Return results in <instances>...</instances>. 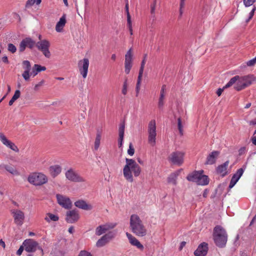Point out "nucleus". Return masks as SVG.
<instances>
[{
	"mask_svg": "<svg viewBox=\"0 0 256 256\" xmlns=\"http://www.w3.org/2000/svg\"><path fill=\"white\" fill-rule=\"evenodd\" d=\"M184 1L185 0H180V6L181 8H182L184 6Z\"/></svg>",
	"mask_w": 256,
	"mask_h": 256,
	"instance_id": "680f3d73",
	"label": "nucleus"
},
{
	"mask_svg": "<svg viewBox=\"0 0 256 256\" xmlns=\"http://www.w3.org/2000/svg\"><path fill=\"white\" fill-rule=\"evenodd\" d=\"M116 225V223H106V224L99 226L96 229V234L100 236L106 233L108 230L114 228Z\"/></svg>",
	"mask_w": 256,
	"mask_h": 256,
	"instance_id": "4468645a",
	"label": "nucleus"
},
{
	"mask_svg": "<svg viewBox=\"0 0 256 256\" xmlns=\"http://www.w3.org/2000/svg\"><path fill=\"white\" fill-rule=\"evenodd\" d=\"M142 76L138 75L136 86V96H138V94L139 93V91L140 90V85L142 81Z\"/></svg>",
	"mask_w": 256,
	"mask_h": 256,
	"instance_id": "a19ab883",
	"label": "nucleus"
},
{
	"mask_svg": "<svg viewBox=\"0 0 256 256\" xmlns=\"http://www.w3.org/2000/svg\"><path fill=\"white\" fill-rule=\"evenodd\" d=\"M16 100H14L13 98H11V100H10L9 102H8V104L10 106H12V104H14V102L16 101Z\"/></svg>",
	"mask_w": 256,
	"mask_h": 256,
	"instance_id": "69168bd1",
	"label": "nucleus"
},
{
	"mask_svg": "<svg viewBox=\"0 0 256 256\" xmlns=\"http://www.w3.org/2000/svg\"><path fill=\"white\" fill-rule=\"evenodd\" d=\"M252 142L256 146V136H254L252 139Z\"/></svg>",
	"mask_w": 256,
	"mask_h": 256,
	"instance_id": "774afa93",
	"label": "nucleus"
},
{
	"mask_svg": "<svg viewBox=\"0 0 256 256\" xmlns=\"http://www.w3.org/2000/svg\"><path fill=\"white\" fill-rule=\"evenodd\" d=\"M132 48H130L125 54L124 72L127 74L130 72L132 66Z\"/></svg>",
	"mask_w": 256,
	"mask_h": 256,
	"instance_id": "f8f14e48",
	"label": "nucleus"
},
{
	"mask_svg": "<svg viewBox=\"0 0 256 256\" xmlns=\"http://www.w3.org/2000/svg\"><path fill=\"white\" fill-rule=\"evenodd\" d=\"M0 140L6 146L15 152H18V146L10 140H8L4 134L0 132Z\"/></svg>",
	"mask_w": 256,
	"mask_h": 256,
	"instance_id": "a211bd4d",
	"label": "nucleus"
},
{
	"mask_svg": "<svg viewBox=\"0 0 256 256\" xmlns=\"http://www.w3.org/2000/svg\"><path fill=\"white\" fill-rule=\"evenodd\" d=\"M178 129L179 130V132L180 134V135L183 134V130H182V124L181 119L180 118H179L178 119Z\"/></svg>",
	"mask_w": 256,
	"mask_h": 256,
	"instance_id": "79ce46f5",
	"label": "nucleus"
},
{
	"mask_svg": "<svg viewBox=\"0 0 256 256\" xmlns=\"http://www.w3.org/2000/svg\"><path fill=\"white\" fill-rule=\"evenodd\" d=\"M100 140L101 134L100 132H98L96 134L94 144V148L96 150H97L100 147Z\"/></svg>",
	"mask_w": 256,
	"mask_h": 256,
	"instance_id": "72a5a7b5",
	"label": "nucleus"
},
{
	"mask_svg": "<svg viewBox=\"0 0 256 256\" xmlns=\"http://www.w3.org/2000/svg\"><path fill=\"white\" fill-rule=\"evenodd\" d=\"M34 46H36V43L34 41L30 38H26L20 42L19 50L20 52H24L26 47L32 48Z\"/></svg>",
	"mask_w": 256,
	"mask_h": 256,
	"instance_id": "aec40b11",
	"label": "nucleus"
},
{
	"mask_svg": "<svg viewBox=\"0 0 256 256\" xmlns=\"http://www.w3.org/2000/svg\"><path fill=\"white\" fill-rule=\"evenodd\" d=\"M229 164V161L227 160L223 164L219 165L216 168L218 174H220L222 176H225L227 174V168Z\"/></svg>",
	"mask_w": 256,
	"mask_h": 256,
	"instance_id": "a878e982",
	"label": "nucleus"
},
{
	"mask_svg": "<svg viewBox=\"0 0 256 256\" xmlns=\"http://www.w3.org/2000/svg\"><path fill=\"white\" fill-rule=\"evenodd\" d=\"M66 178L70 181L74 182H84L86 180L78 175L72 169H70L66 172Z\"/></svg>",
	"mask_w": 256,
	"mask_h": 256,
	"instance_id": "ddd939ff",
	"label": "nucleus"
},
{
	"mask_svg": "<svg viewBox=\"0 0 256 256\" xmlns=\"http://www.w3.org/2000/svg\"><path fill=\"white\" fill-rule=\"evenodd\" d=\"M50 46V42L46 40H42L36 43L38 49L42 52V54L46 58H50L51 56L49 48Z\"/></svg>",
	"mask_w": 256,
	"mask_h": 256,
	"instance_id": "6e6552de",
	"label": "nucleus"
},
{
	"mask_svg": "<svg viewBox=\"0 0 256 256\" xmlns=\"http://www.w3.org/2000/svg\"><path fill=\"white\" fill-rule=\"evenodd\" d=\"M46 70V68L44 66L35 64L32 68V71L30 72L31 75H33L34 76H36L38 72L42 71H44Z\"/></svg>",
	"mask_w": 256,
	"mask_h": 256,
	"instance_id": "c756f323",
	"label": "nucleus"
},
{
	"mask_svg": "<svg viewBox=\"0 0 256 256\" xmlns=\"http://www.w3.org/2000/svg\"><path fill=\"white\" fill-rule=\"evenodd\" d=\"M126 236L129 240L130 243L134 246H135L140 250H142L144 248L143 245L139 242V240L134 236L132 234L126 232Z\"/></svg>",
	"mask_w": 256,
	"mask_h": 256,
	"instance_id": "412c9836",
	"label": "nucleus"
},
{
	"mask_svg": "<svg viewBox=\"0 0 256 256\" xmlns=\"http://www.w3.org/2000/svg\"><path fill=\"white\" fill-rule=\"evenodd\" d=\"M220 154L218 151H213L207 156L205 164L212 165L216 163L217 158Z\"/></svg>",
	"mask_w": 256,
	"mask_h": 256,
	"instance_id": "b1692460",
	"label": "nucleus"
},
{
	"mask_svg": "<svg viewBox=\"0 0 256 256\" xmlns=\"http://www.w3.org/2000/svg\"><path fill=\"white\" fill-rule=\"evenodd\" d=\"M56 197L60 205L66 209L71 208L72 202L68 198L60 194H56Z\"/></svg>",
	"mask_w": 256,
	"mask_h": 256,
	"instance_id": "dca6fc26",
	"label": "nucleus"
},
{
	"mask_svg": "<svg viewBox=\"0 0 256 256\" xmlns=\"http://www.w3.org/2000/svg\"><path fill=\"white\" fill-rule=\"evenodd\" d=\"M59 220V217L56 214H52V213H47L46 214L44 220L50 223L51 222H56Z\"/></svg>",
	"mask_w": 256,
	"mask_h": 256,
	"instance_id": "7c9ffc66",
	"label": "nucleus"
},
{
	"mask_svg": "<svg viewBox=\"0 0 256 256\" xmlns=\"http://www.w3.org/2000/svg\"><path fill=\"white\" fill-rule=\"evenodd\" d=\"M124 136H119L118 138V146L120 147L122 146V142H123Z\"/></svg>",
	"mask_w": 256,
	"mask_h": 256,
	"instance_id": "13d9d810",
	"label": "nucleus"
},
{
	"mask_svg": "<svg viewBox=\"0 0 256 256\" xmlns=\"http://www.w3.org/2000/svg\"><path fill=\"white\" fill-rule=\"evenodd\" d=\"M8 50L12 53H14L16 50V48L13 44H8Z\"/></svg>",
	"mask_w": 256,
	"mask_h": 256,
	"instance_id": "a18cd8bd",
	"label": "nucleus"
},
{
	"mask_svg": "<svg viewBox=\"0 0 256 256\" xmlns=\"http://www.w3.org/2000/svg\"><path fill=\"white\" fill-rule=\"evenodd\" d=\"M184 154L182 152H174L169 156L168 160L174 164L180 166L184 163Z\"/></svg>",
	"mask_w": 256,
	"mask_h": 256,
	"instance_id": "0eeeda50",
	"label": "nucleus"
},
{
	"mask_svg": "<svg viewBox=\"0 0 256 256\" xmlns=\"http://www.w3.org/2000/svg\"><path fill=\"white\" fill-rule=\"evenodd\" d=\"M66 23V15L64 14L57 22L56 26V30L57 32H61Z\"/></svg>",
	"mask_w": 256,
	"mask_h": 256,
	"instance_id": "cd10ccee",
	"label": "nucleus"
},
{
	"mask_svg": "<svg viewBox=\"0 0 256 256\" xmlns=\"http://www.w3.org/2000/svg\"><path fill=\"white\" fill-rule=\"evenodd\" d=\"M14 222L19 226H22L24 219V214L23 212L19 210H14L12 211Z\"/></svg>",
	"mask_w": 256,
	"mask_h": 256,
	"instance_id": "f3484780",
	"label": "nucleus"
},
{
	"mask_svg": "<svg viewBox=\"0 0 256 256\" xmlns=\"http://www.w3.org/2000/svg\"><path fill=\"white\" fill-rule=\"evenodd\" d=\"M42 0H28L26 2V7L28 8L34 5V4L38 5L40 4Z\"/></svg>",
	"mask_w": 256,
	"mask_h": 256,
	"instance_id": "4c0bfd02",
	"label": "nucleus"
},
{
	"mask_svg": "<svg viewBox=\"0 0 256 256\" xmlns=\"http://www.w3.org/2000/svg\"><path fill=\"white\" fill-rule=\"evenodd\" d=\"M79 256H92V255L90 252L83 250L80 252Z\"/></svg>",
	"mask_w": 256,
	"mask_h": 256,
	"instance_id": "864d4df0",
	"label": "nucleus"
},
{
	"mask_svg": "<svg viewBox=\"0 0 256 256\" xmlns=\"http://www.w3.org/2000/svg\"><path fill=\"white\" fill-rule=\"evenodd\" d=\"M2 60L6 64H8L9 62L8 58L6 56H4L3 57H2Z\"/></svg>",
	"mask_w": 256,
	"mask_h": 256,
	"instance_id": "bf43d9fd",
	"label": "nucleus"
},
{
	"mask_svg": "<svg viewBox=\"0 0 256 256\" xmlns=\"http://www.w3.org/2000/svg\"><path fill=\"white\" fill-rule=\"evenodd\" d=\"M125 124L124 122H123L120 124L118 129V134L119 136H124Z\"/></svg>",
	"mask_w": 256,
	"mask_h": 256,
	"instance_id": "ea45409f",
	"label": "nucleus"
},
{
	"mask_svg": "<svg viewBox=\"0 0 256 256\" xmlns=\"http://www.w3.org/2000/svg\"><path fill=\"white\" fill-rule=\"evenodd\" d=\"M213 238L218 247L224 248L228 240V234L226 230L220 226H215L214 229Z\"/></svg>",
	"mask_w": 256,
	"mask_h": 256,
	"instance_id": "7ed1b4c3",
	"label": "nucleus"
},
{
	"mask_svg": "<svg viewBox=\"0 0 256 256\" xmlns=\"http://www.w3.org/2000/svg\"><path fill=\"white\" fill-rule=\"evenodd\" d=\"M126 164L123 169V174L124 178L129 182L134 181L133 176L137 177L141 172V168L140 166L133 159L126 158Z\"/></svg>",
	"mask_w": 256,
	"mask_h": 256,
	"instance_id": "f257e3e1",
	"label": "nucleus"
},
{
	"mask_svg": "<svg viewBox=\"0 0 256 256\" xmlns=\"http://www.w3.org/2000/svg\"><path fill=\"white\" fill-rule=\"evenodd\" d=\"M79 218V214L76 210H69L66 212V220L68 223H74L77 222Z\"/></svg>",
	"mask_w": 256,
	"mask_h": 256,
	"instance_id": "6ab92c4d",
	"label": "nucleus"
},
{
	"mask_svg": "<svg viewBox=\"0 0 256 256\" xmlns=\"http://www.w3.org/2000/svg\"><path fill=\"white\" fill-rule=\"evenodd\" d=\"M166 92V85L164 84L162 86L160 91V95L158 100V106L160 108L163 106L164 104V99Z\"/></svg>",
	"mask_w": 256,
	"mask_h": 256,
	"instance_id": "bb28decb",
	"label": "nucleus"
},
{
	"mask_svg": "<svg viewBox=\"0 0 256 256\" xmlns=\"http://www.w3.org/2000/svg\"><path fill=\"white\" fill-rule=\"evenodd\" d=\"M28 182L36 186H42L48 182L47 176L41 172H33L28 178Z\"/></svg>",
	"mask_w": 256,
	"mask_h": 256,
	"instance_id": "39448f33",
	"label": "nucleus"
},
{
	"mask_svg": "<svg viewBox=\"0 0 256 256\" xmlns=\"http://www.w3.org/2000/svg\"><path fill=\"white\" fill-rule=\"evenodd\" d=\"M156 0H154L153 3L150 5V13L152 14H155V10L156 7Z\"/></svg>",
	"mask_w": 256,
	"mask_h": 256,
	"instance_id": "49530a36",
	"label": "nucleus"
},
{
	"mask_svg": "<svg viewBox=\"0 0 256 256\" xmlns=\"http://www.w3.org/2000/svg\"><path fill=\"white\" fill-rule=\"evenodd\" d=\"M246 164L244 165L242 168L238 170L233 175L229 184L230 188H233L234 186L236 184L240 177L242 176L244 170L246 168Z\"/></svg>",
	"mask_w": 256,
	"mask_h": 256,
	"instance_id": "2eb2a0df",
	"label": "nucleus"
},
{
	"mask_svg": "<svg viewBox=\"0 0 256 256\" xmlns=\"http://www.w3.org/2000/svg\"><path fill=\"white\" fill-rule=\"evenodd\" d=\"M130 225L132 232L136 236L142 237L146 235L147 230L138 215H131Z\"/></svg>",
	"mask_w": 256,
	"mask_h": 256,
	"instance_id": "f03ea898",
	"label": "nucleus"
},
{
	"mask_svg": "<svg viewBox=\"0 0 256 256\" xmlns=\"http://www.w3.org/2000/svg\"><path fill=\"white\" fill-rule=\"evenodd\" d=\"M238 78H239L238 76H236L232 78L225 85V86H224V88H228L232 86L234 84H236Z\"/></svg>",
	"mask_w": 256,
	"mask_h": 256,
	"instance_id": "c9c22d12",
	"label": "nucleus"
},
{
	"mask_svg": "<svg viewBox=\"0 0 256 256\" xmlns=\"http://www.w3.org/2000/svg\"><path fill=\"white\" fill-rule=\"evenodd\" d=\"M116 236V233L113 231L110 232L107 234H105L104 236V238L108 241V242H110L111 240H112Z\"/></svg>",
	"mask_w": 256,
	"mask_h": 256,
	"instance_id": "f704fd0d",
	"label": "nucleus"
},
{
	"mask_svg": "<svg viewBox=\"0 0 256 256\" xmlns=\"http://www.w3.org/2000/svg\"><path fill=\"white\" fill-rule=\"evenodd\" d=\"M127 79H126L122 86V94L124 95H126L127 94V88H128V82H127Z\"/></svg>",
	"mask_w": 256,
	"mask_h": 256,
	"instance_id": "37998d69",
	"label": "nucleus"
},
{
	"mask_svg": "<svg viewBox=\"0 0 256 256\" xmlns=\"http://www.w3.org/2000/svg\"><path fill=\"white\" fill-rule=\"evenodd\" d=\"M24 250V247L22 246H20V248L16 252V254L18 256H20L22 254V252Z\"/></svg>",
	"mask_w": 256,
	"mask_h": 256,
	"instance_id": "6e6d98bb",
	"label": "nucleus"
},
{
	"mask_svg": "<svg viewBox=\"0 0 256 256\" xmlns=\"http://www.w3.org/2000/svg\"><path fill=\"white\" fill-rule=\"evenodd\" d=\"M22 68L24 71L22 74V76L26 80H28L30 76V70L31 69L30 63L28 60H24L22 63Z\"/></svg>",
	"mask_w": 256,
	"mask_h": 256,
	"instance_id": "4be33fe9",
	"label": "nucleus"
},
{
	"mask_svg": "<svg viewBox=\"0 0 256 256\" xmlns=\"http://www.w3.org/2000/svg\"><path fill=\"white\" fill-rule=\"evenodd\" d=\"M186 242H182L180 244L179 250H181L183 248L186 246Z\"/></svg>",
	"mask_w": 256,
	"mask_h": 256,
	"instance_id": "052dcab7",
	"label": "nucleus"
},
{
	"mask_svg": "<svg viewBox=\"0 0 256 256\" xmlns=\"http://www.w3.org/2000/svg\"><path fill=\"white\" fill-rule=\"evenodd\" d=\"M251 84V82L248 76H240L237 82L234 86L235 90L238 91L244 89Z\"/></svg>",
	"mask_w": 256,
	"mask_h": 256,
	"instance_id": "9d476101",
	"label": "nucleus"
},
{
	"mask_svg": "<svg viewBox=\"0 0 256 256\" xmlns=\"http://www.w3.org/2000/svg\"><path fill=\"white\" fill-rule=\"evenodd\" d=\"M23 244L24 246L25 250L27 252H34L37 249H38L41 250L42 254H43L42 248L38 246V242L33 239H27L25 240L23 242Z\"/></svg>",
	"mask_w": 256,
	"mask_h": 256,
	"instance_id": "1a4fd4ad",
	"label": "nucleus"
},
{
	"mask_svg": "<svg viewBox=\"0 0 256 256\" xmlns=\"http://www.w3.org/2000/svg\"><path fill=\"white\" fill-rule=\"evenodd\" d=\"M89 64V60L87 58H84L78 62L79 72L84 78H86L87 76Z\"/></svg>",
	"mask_w": 256,
	"mask_h": 256,
	"instance_id": "9b49d317",
	"label": "nucleus"
},
{
	"mask_svg": "<svg viewBox=\"0 0 256 256\" xmlns=\"http://www.w3.org/2000/svg\"><path fill=\"white\" fill-rule=\"evenodd\" d=\"M126 16H127V22H128V27L132 26L130 14H126Z\"/></svg>",
	"mask_w": 256,
	"mask_h": 256,
	"instance_id": "5fc2aeb1",
	"label": "nucleus"
},
{
	"mask_svg": "<svg viewBox=\"0 0 256 256\" xmlns=\"http://www.w3.org/2000/svg\"><path fill=\"white\" fill-rule=\"evenodd\" d=\"M134 149L133 148L132 144L130 143L129 145V148L128 150V154L130 156H132L134 155Z\"/></svg>",
	"mask_w": 256,
	"mask_h": 256,
	"instance_id": "de8ad7c7",
	"label": "nucleus"
},
{
	"mask_svg": "<svg viewBox=\"0 0 256 256\" xmlns=\"http://www.w3.org/2000/svg\"><path fill=\"white\" fill-rule=\"evenodd\" d=\"M125 8H126V14H130L128 2H127L126 4V6H125Z\"/></svg>",
	"mask_w": 256,
	"mask_h": 256,
	"instance_id": "e2e57ef3",
	"label": "nucleus"
},
{
	"mask_svg": "<svg viewBox=\"0 0 256 256\" xmlns=\"http://www.w3.org/2000/svg\"><path fill=\"white\" fill-rule=\"evenodd\" d=\"M44 83V80H42L40 82H39L38 84H35L34 86V90L35 91H38L40 88V86H42Z\"/></svg>",
	"mask_w": 256,
	"mask_h": 256,
	"instance_id": "8fccbe9b",
	"label": "nucleus"
},
{
	"mask_svg": "<svg viewBox=\"0 0 256 256\" xmlns=\"http://www.w3.org/2000/svg\"><path fill=\"white\" fill-rule=\"evenodd\" d=\"M62 171V168L58 165L51 166L50 168V172L51 176L54 178L59 174Z\"/></svg>",
	"mask_w": 256,
	"mask_h": 256,
	"instance_id": "c85d7f7f",
	"label": "nucleus"
},
{
	"mask_svg": "<svg viewBox=\"0 0 256 256\" xmlns=\"http://www.w3.org/2000/svg\"><path fill=\"white\" fill-rule=\"evenodd\" d=\"M178 175V172H176L172 174L168 178V182L174 185L176 184V180Z\"/></svg>",
	"mask_w": 256,
	"mask_h": 256,
	"instance_id": "2f4dec72",
	"label": "nucleus"
},
{
	"mask_svg": "<svg viewBox=\"0 0 256 256\" xmlns=\"http://www.w3.org/2000/svg\"><path fill=\"white\" fill-rule=\"evenodd\" d=\"M244 4L246 7L252 6L256 1V0H243Z\"/></svg>",
	"mask_w": 256,
	"mask_h": 256,
	"instance_id": "c03bdc74",
	"label": "nucleus"
},
{
	"mask_svg": "<svg viewBox=\"0 0 256 256\" xmlns=\"http://www.w3.org/2000/svg\"><path fill=\"white\" fill-rule=\"evenodd\" d=\"M20 92L19 90H16L15 91L14 95L12 96V98L14 100H16L20 97Z\"/></svg>",
	"mask_w": 256,
	"mask_h": 256,
	"instance_id": "603ef678",
	"label": "nucleus"
},
{
	"mask_svg": "<svg viewBox=\"0 0 256 256\" xmlns=\"http://www.w3.org/2000/svg\"><path fill=\"white\" fill-rule=\"evenodd\" d=\"M256 64V56L248 60L247 62H246V64L248 66H254L255 64Z\"/></svg>",
	"mask_w": 256,
	"mask_h": 256,
	"instance_id": "3c124183",
	"label": "nucleus"
},
{
	"mask_svg": "<svg viewBox=\"0 0 256 256\" xmlns=\"http://www.w3.org/2000/svg\"><path fill=\"white\" fill-rule=\"evenodd\" d=\"M203 173V170L194 171L188 175L186 179L188 181L196 182L198 185H207L209 183V178L208 176L204 175Z\"/></svg>",
	"mask_w": 256,
	"mask_h": 256,
	"instance_id": "20e7f679",
	"label": "nucleus"
},
{
	"mask_svg": "<svg viewBox=\"0 0 256 256\" xmlns=\"http://www.w3.org/2000/svg\"><path fill=\"white\" fill-rule=\"evenodd\" d=\"M0 245L2 246L4 248L6 246L5 243L2 240H0Z\"/></svg>",
	"mask_w": 256,
	"mask_h": 256,
	"instance_id": "338daca9",
	"label": "nucleus"
},
{
	"mask_svg": "<svg viewBox=\"0 0 256 256\" xmlns=\"http://www.w3.org/2000/svg\"><path fill=\"white\" fill-rule=\"evenodd\" d=\"M208 244L206 242L201 244L194 252L196 256H205L208 252Z\"/></svg>",
	"mask_w": 256,
	"mask_h": 256,
	"instance_id": "5701e85b",
	"label": "nucleus"
},
{
	"mask_svg": "<svg viewBox=\"0 0 256 256\" xmlns=\"http://www.w3.org/2000/svg\"><path fill=\"white\" fill-rule=\"evenodd\" d=\"M148 143L152 146H155L156 143V122L154 120H151L148 124Z\"/></svg>",
	"mask_w": 256,
	"mask_h": 256,
	"instance_id": "423d86ee",
	"label": "nucleus"
},
{
	"mask_svg": "<svg viewBox=\"0 0 256 256\" xmlns=\"http://www.w3.org/2000/svg\"><path fill=\"white\" fill-rule=\"evenodd\" d=\"M146 54H145L144 56V58L141 62V66H140V68L138 75L142 76V74H143L144 70V66L146 64Z\"/></svg>",
	"mask_w": 256,
	"mask_h": 256,
	"instance_id": "58836bf2",
	"label": "nucleus"
},
{
	"mask_svg": "<svg viewBox=\"0 0 256 256\" xmlns=\"http://www.w3.org/2000/svg\"><path fill=\"white\" fill-rule=\"evenodd\" d=\"M4 168L10 173L13 175L18 176L19 175L18 172L14 168L11 166L8 165H5L4 166Z\"/></svg>",
	"mask_w": 256,
	"mask_h": 256,
	"instance_id": "473e14b6",
	"label": "nucleus"
},
{
	"mask_svg": "<svg viewBox=\"0 0 256 256\" xmlns=\"http://www.w3.org/2000/svg\"><path fill=\"white\" fill-rule=\"evenodd\" d=\"M256 10V8L255 6H254L251 10V12L249 14V17L246 20V22H248L253 17L255 10Z\"/></svg>",
	"mask_w": 256,
	"mask_h": 256,
	"instance_id": "09e8293b",
	"label": "nucleus"
},
{
	"mask_svg": "<svg viewBox=\"0 0 256 256\" xmlns=\"http://www.w3.org/2000/svg\"><path fill=\"white\" fill-rule=\"evenodd\" d=\"M108 243V241L104 238V236H102L100 239H99L97 241L96 243V246L98 247H102L105 246Z\"/></svg>",
	"mask_w": 256,
	"mask_h": 256,
	"instance_id": "e433bc0d",
	"label": "nucleus"
},
{
	"mask_svg": "<svg viewBox=\"0 0 256 256\" xmlns=\"http://www.w3.org/2000/svg\"><path fill=\"white\" fill-rule=\"evenodd\" d=\"M68 232L70 233V234H72L74 231V227L71 226L69 228H68Z\"/></svg>",
	"mask_w": 256,
	"mask_h": 256,
	"instance_id": "0e129e2a",
	"label": "nucleus"
},
{
	"mask_svg": "<svg viewBox=\"0 0 256 256\" xmlns=\"http://www.w3.org/2000/svg\"><path fill=\"white\" fill-rule=\"evenodd\" d=\"M225 88H224V87L222 88H219L217 90V91H216V94H217V95H218V96H220L222 94V92L224 91V89H225Z\"/></svg>",
	"mask_w": 256,
	"mask_h": 256,
	"instance_id": "4d7b16f0",
	"label": "nucleus"
},
{
	"mask_svg": "<svg viewBox=\"0 0 256 256\" xmlns=\"http://www.w3.org/2000/svg\"><path fill=\"white\" fill-rule=\"evenodd\" d=\"M76 206L79 208L84 210H91L92 208V206L91 204H88L86 201L84 200H78L74 202Z\"/></svg>",
	"mask_w": 256,
	"mask_h": 256,
	"instance_id": "393cba45",
	"label": "nucleus"
}]
</instances>
